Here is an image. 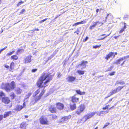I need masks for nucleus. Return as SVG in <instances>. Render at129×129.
Returning a JSON list of instances; mask_svg holds the SVG:
<instances>
[{
	"label": "nucleus",
	"mask_w": 129,
	"mask_h": 129,
	"mask_svg": "<svg viewBox=\"0 0 129 129\" xmlns=\"http://www.w3.org/2000/svg\"><path fill=\"white\" fill-rule=\"evenodd\" d=\"M52 77L48 74L43 72L37 81L36 85L39 88L34 92L33 95L35 97V103H37L41 98L46 91L45 88L48 85Z\"/></svg>",
	"instance_id": "1"
},
{
	"label": "nucleus",
	"mask_w": 129,
	"mask_h": 129,
	"mask_svg": "<svg viewBox=\"0 0 129 129\" xmlns=\"http://www.w3.org/2000/svg\"><path fill=\"white\" fill-rule=\"evenodd\" d=\"M10 84L9 83H2L1 86V88L3 89H5L7 92H8L11 91V89L13 90L15 89L16 87V84L15 82L12 81Z\"/></svg>",
	"instance_id": "2"
},
{
	"label": "nucleus",
	"mask_w": 129,
	"mask_h": 129,
	"mask_svg": "<svg viewBox=\"0 0 129 129\" xmlns=\"http://www.w3.org/2000/svg\"><path fill=\"white\" fill-rule=\"evenodd\" d=\"M39 121L40 124L42 125H48L49 124V121L43 116L40 118Z\"/></svg>",
	"instance_id": "3"
},
{
	"label": "nucleus",
	"mask_w": 129,
	"mask_h": 129,
	"mask_svg": "<svg viewBox=\"0 0 129 129\" xmlns=\"http://www.w3.org/2000/svg\"><path fill=\"white\" fill-rule=\"evenodd\" d=\"M85 108V106L83 104L79 105L78 107V109L76 111V113L77 115H79L82 112H83Z\"/></svg>",
	"instance_id": "4"
},
{
	"label": "nucleus",
	"mask_w": 129,
	"mask_h": 129,
	"mask_svg": "<svg viewBox=\"0 0 129 129\" xmlns=\"http://www.w3.org/2000/svg\"><path fill=\"white\" fill-rule=\"evenodd\" d=\"M71 101L73 103H79L80 98L79 97L77 96L76 94H75L70 97Z\"/></svg>",
	"instance_id": "5"
},
{
	"label": "nucleus",
	"mask_w": 129,
	"mask_h": 129,
	"mask_svg": "<svg viewBox=\"0 0 129 129\" xmlns=\"http://www.w3.org/2000/svg\"><path fill=\"white\" fill-rule=\"evenodd\" d=\"M96 112H92L91 113H90L88 114L87 115L84 116L83 118L85 119V120L84 121V122L86 121L88 119L91 118L96 114Z\"/></svg>",
	"instance_id": "6"
},
{
	"label": "nucleus",
	"mask_w": 129,
	"mask_h": 129,
	"mask_svg": "<svg viewBox=\"0 0 129 129\" xmlns=\"http://www.w3.org/2000/svg\"><path fill=\"white\" fill-rule=\"evenodd\" d=\"M5 67L8 70L9 69V71L11 72H13L15 67V63L13 61L10 64V67L6 64L4 65Z\"/></svg>",
	"instance_id": "7"
},
{
	"label": "nucleus",
	"mask_w": 129,
	"mask_h": 129,
	"mask_svg": "<svg viewBox=\"0 0 129 129\" xmlns=\"http://www.w3.org/2000/svg\"><path fill=\"white\" fill-rule=\"evenodd\" d=\"M55 105L57 109L61 111L64 109V106L63 104L59 102L56 103Z\"/></svg>",
	"instance_id": "8"
},
{
	"label": "nucleus",
	"mask_w": 129,
	"mask_h": 129,
	"mask_svg": "<svg viewBox=\"0 0 129 129\" xmlns=\"http://www.w3.org/2000/svg\"><path fill=\"white\" fill-rule=\"evenodd\" d=\"M48 110L49 111L52 113H56L57 112L56 107H55L54 105L50 106L49 107Z\"/></svg>",
	"instance_id": "9"
},
{
	"label": "nucleus",
	"mask_w": 129,
	"mask_h": 129,
	"mask_svg": "<svg viewBox=\"0 0 129 129\" xmlns=\"http://www.w3.org/2000/svg\"><path fill=\"white\" fill-rule=\"evenodd\" d=\"M71 115H69L67 116L63 117L61 118L60 122L61 123H64L65 122L70 119L71 118Z\"/></svg>",
	"instance_id": "10"
},
{
	"label": "nucleus",
	"mask_w": 129,
	"mask_h": 129,
	"mask_svg": "<svg viewBox=\"0 0 129 129\" xmlns=\"http://www.w3.org/2000/svg\"><path fill=\"white\" fill-rule=\"evenodd\" d=\"M2 102L5 104H9L11 101L7 97L5 96L2 97L1 98Z\"/></svg>",
	"instance_id": "11"
},
{
	"label": "nucleus",
	"mask_w": 129,
	"mask_h": 129,
	"mask_svg": "<svg viewBox=\"0 0 129 129\" xmlns=\"http://www.w3.org/2000/svg\"><path fill=\"white\" fill-rule=\"evenodd\" d=\"M112 57H113V58L115 57L114 52H110L108 54L106 55L105 58L106 60H108L110 58Z\"/></svg>",
	"instance_id": "12"
},
{
	"label": "nucleus",
	"mask_w": 129,
	"mask_h": 129,
	"mask_svg": "<svg viewBox=\"0 0 129 129\" xmlns=\"http://www.w3.org/2000/svg\"><path fill=\"white\" fill-rule=\"evenodd\" d=\"M68 82H73L75 80L76 78L75 77L69 76L67 78Z\"/></svg>",
	"instance_id": "13"
},
{
	"label": "nucleus",
	"mask_w": 129,
	"mask_h": 129,
	"mask_svg": "<svg viewBox=\"0 0 129 129\" xmlns=\"http://www.w3.org/2000/svg\"><path fill=\"white\" fill-rule=\"evenodd\" d=\"M27 125L25 122H23L20 124L19 128L21 129H26Z\"/></svg>",
	"instance_id": "14"
},
{
	"label": "nucleus",
	"mask_w": 129,
	"mask_h": 129,
	"mask_svg": "<svg viewBox=\"0 0 129 129\" xmlns=\"http://www.w3.org/2000/svg\"><path fill=\"white\" fill-rule=\"evenodd\" d=\"M32 56L29 55L26 56L24 59V63H29L31 61V57Z\"/></svg>",
	"instance_id": "15"
},
{
	"label": "nucleus",
	"mask_w": 129,
	"mask_h": 129,
	"mask_svg": "<svg viewBox=\"0 0 129 129\" xmlns=\"http://www.w3.org/2000/svg\"><path fill=\"white\" fill-rule=\"evenodd\" d=\"M69 106L71 110L72 111L74 110L77 108L76 105L74 103H70L69 104Z\"/></svg>",
	"instance_id": "16"
},
{
	"label": "nucleus",
	"mask_w": 129,
	"mask_h": 129,
	"mask_svg": "<svg viewBox=\"0 0 129 129\" xmlns=\"http://www.w3.org/2000/svg\"><path fill=\"white\" fill-rule=\"evenodd\" d=\"M49 116L51 117H49V120L50 121H52L53 120H56L57 118V116L55 114H51L49 115Z\"/></svg>",
	"instance_id": "17"
},
{
	"label": "nucleus",
	"mask_w": 129,
	"mask_h": 129,
	"mask_svg": "<svg viewBox=\"0 0 129 129\" xmlns=\"http://www.w3.org/2000/svg\"><path fill=\"white\" fill-rule=\"evenodd\" d=\"M100 23V22L98 21H97L95 22H93V25H91L89 27V28L91 30H92L98 24Z\"/></svg>",
	"instance_id": "18"
},
{
	"label": "nucleus",
	"mask_w": 129,
	"mask_h": 129,
	"mask_svg": "<svg viewBox=\"0 0 129 129\" xmlns=\"http://www.w3.org/2000/svg\"><path fill=\"white\" fill-rule=\"evenodd\" d=\"M12 112L11 111H9L5 112L3 115V118H5L9 116L10 115L12 114Z\"/></svg>",
	"instance_id": "19"
},
{
	"label": "nucleus",
	"mask_w": 129,
	"mask_h": 129,
	"mask_svg": "<svg viewBox=\"0 0 129 129\" xmlns=\"http://www.w3.org/2000/svg\"><path fill=\"white\" fill-rule=\"evenodd\" d=\"M86 22V21L85 20H83L81 21H80L78 22H76L74 23L73 25V26H76L78 24H83Z\"/></svg>",
	"instance_id": "20"
},
{
	"label": "nucleus",
	"mask_w": 129,
	"mask_h": 129,
	"mask_svg": "<svg viewBox=\"0 0 129 129\" xmlns=\"http://www.w3.org/2000/svg\"><path fill=\"white\" fill-rule=\"evenodd\" d=\"M23 107L21 105H18L16 106L15 110L16 111H20L23 108Z\"/></svg>",
	"instance_id": "21"
},
{
	"label": "nucleus",
	"mask_w": 129,
	"mask_h": 129,
	"mask_svg": "<svg viewBox=\"0 0 129 129\" xmlns=\"http://www.w3.org/2000/svg\"><path fill=\"white\" fill-rule=\"evenodd\" d=\"M10 97L11 100H13L16 97V95L13 92H12L9 95Z\"/></svg>",
	"instance_id": "22"
},
{
	"label": "nucleus",
	"mask_w": 129,
	"mask_h": 129,
	"mask_svg": "<svg viewBox=\"0 0 129 129\" xmlns=\"http://www.w3.org/2000/svg\"><path fill=\"white\" fill-rule=\"evenodd\" d=\"M75 91L77 94L80 95H84L85 94V92H81L80 89L76 90Z\"/></svg>",
	"instance_id": "23"
},
{
	"label": "nucleus",
	"mask_w": 129,
	"mask_h": 129,
	"mask_svg": "<svg viewBox=\"0 0 129 129\" xmlns=\"http://www.w3.org/2000/svg\"><path fill=\"white\" fill-rule=\"evenodd\" d=\"M15 91L17 94H19L21 93L22 90L20 88L18 87L15 90Z\"/></svg>",
	"instance_id": "24"
},
{
	"label": "nucleus",
	"mask_w": 129,
	"mask_h": 129,
	"mask_svg": "<svg viewBox=\"0 0 129 129\" xmlns=\"http://www.w3.org/2000/svg\"><path fill=\"white\" fill-rule=\"evenodd\" d=\"M123 60V59L122 58H120L116 60V62H114V63L116 64H119Z\"/></svg>",
	"instance_id": "25"
},
{
	"label": "nucleus",
	"mask_w": 129,
	"mask_h": 129,
	"mask_svg": "<svg viewBox=\"0 0 129 129\" xmlns=\"http://www.w3.org/2000/svg\"><path fill=\"white\" fill-rule=\"evenodd\" d=\"M11 58L13 60H16L18 59V57L16 55H14L11 56Z\"/></svg>",
	"instance_id": "26"
},
{
	"label": "nucleus",
	"mask_w": 129,
	"mask_h": 129,
	"mask_svg": "<svg viewBox=\"0 0 129 129\" xmlns=\"http://www.w3.org/2000/svg\"><path fill=\"white\" fill-rule=\"evenodd\" d=\"M88 63V62L87 61H82L81 63L79 64V65L81 66H85L84 67L85 68L86 67V65Z\"/></svg>",
	"instance_id": "27"
},
{
	"label": "nucleus",
	"mask_w": 129,
	"mask_h": 129,
	"mask_svg": "<svg viewBox=\"0 0 129 129\" xmlns=\"http://www.w3.org/2000/svg\"><path fill=\"white\" fill-rule=\"evenodd\" d=\"M124 26L119 31V33H122L123 31H124V30L125 29H126V25L125 23H124Z\"/></svg>",
	"instance_id": "28"
},
{
	"label": "nucleus",
	"mask_w": 129,
	"mask_h": 129,
	"mask_svg": "<svg viewBox=\"0 0 129 129\" xmlns=\"http://www.w3.org/2000/svg\"><path fill=\"white\" fill-rule=\"evenodd\" d=\"M117 91L116 89H114L113 90H112V91H111L110 92V95L109 96H108L106 98H108L110 96L114 94L115 93H116L117 92Z\"/></svg>",
	"instance_id": "29"
},
{
	"label": "nucleus",
	"mask_w": 129,
	"mask_h": 129,
	"mask_svg": "<svg viewBox=\"0 0 129 129\" xmlns=\"http://www.w3.org/2000/svg\"><path fill=\"white\" fill-rule=\"evenodd\" d=\"M77 72L79 75H82L84 74L85 72L84 71L78 70L77 71Z\"/></svg>",
	"instance_id": "30"
},
{
	"label": "nucleus",
	"mask_w": 129,
	"mask_h": 129,
	"mask_svg": "<svg viewBox=\"0 0 129 129\" xmlns=\"http://www.w3.org/2000/svg\"><path fill=\"white\" fill-rule=\"evenodd\" d=\"M123 86H119L116 88L117 92L120 91L123 88Z\"/></svg>",
	"instance_id": "31"
},
{
	"label": "nucleus",
	"mask_w": 129,
	"mask_h": 129,
	"mask_svg": "<svg viewBox=\"0 0 129 129\" xmlns=\"http://www.w3.org/2000/svg\"><path fill=\"white\" fill-rule=\"evenodd\" d=\"M81 28V27H80L79 28H77L76 30L74 32V33H76L77 35H78L80 32Z\"/></svg>",
	"instance_id": "32"
},
{
	"label": "nucleus",
	"mask_w": 129,
	"mask_h": 129,
	"mask_svg": "<svg viewBox=\"0 0 129 129\" xmlns=\"http://www.w3.org/2000/svg\"><path fill=\"white\" fill-rule=\"evenodd\" d=\"M110 105H106L105 107H103L102 109L103 110H105L106 109H109V107H110Z\"/></svg>",
	"instance_id": "33"
},
{
	"label": "nucleus",
	"mask_w": 129,
	"mask_h": 129,
	"mask_svg": "<svg viewBox=\"0 0 129 129\" xmlns=\"http://www.w3.org/2000/svg\"><path fill=\"white\" fill-rule=\"evenodd\" d=\"M15 52V50L14 49L11 52H10L7 54V55L8 56H9L11 55L12 54L14 53Z\"/></svg>",
	"instance_id": "34"
},
{
	"label": "nucleus",
	"mask_w": 129,
	"mask_h": 129,
	"mask_svg": "<svg viewBox=\"0 0 129 129\" xmlns=\"http://www.w3.org/2000/svg\"><path fill=\"white\" fill-rule=\"evenodd\" d=\"M24 50L22 49H18L17 51V53L23 52H24Z\"/></svg>",
	"instance_id": "35"
},
{
	"label": "nucleus",
	"mask_w": 129,
	"mask_h": 129,
	"mask_svg": "<svg viewBox=\"0 0 129 129\" xmlns=\"http://www.w3.org/2000/svg\"><path fill=\"white\" fill-rule=\"evenodd\" d=\"M5 95V94L3 91H0V97H2Z\"/></svg>",
	"instance_id": "36"
},
{
	"label": "nucleus",
	"mask_w": 129,
	"mask_h": 129,
	"mask_svg": "<svg viewBox=\"0 0 129 129\" xmlns=\"http://www.w3.org/2000/svg\"><path fill=\"white\" fill-rule=\"evenodd\" d=\"M24 3V2L21 1L19 2L17 4V6L18 7L20 5Z\"/></svg>",
	"instance_id": "37"
},
{
	"label": "nucleus",
	"mask_w": 129,
	"mask_h": 129,
	"mask_svg": "<svg viewBox=\"0 0 129 129\" xmlns=\"http://www.w3.org/2000/svg\"><path fill=\"white\" fill-rule=\"evenodd\" d=\"M101 45H96L93 46V48H99L101 46Z\"/></svg>",
	"instance_id": "38"
},
{
	"label": "nucleus",
	"mask_w": 129,
	"mask_h": 129,
	"mask_svg": "<svg viewBox=\"0 0 129 129\" xmlns=\"http://www.w3.org/2000/svg\"><path fill=\"white\" fill-rule=\"evenodd\" d=\"M7 46H6L4 48L1 49L0 50V54H1V53L3 51V50L6 49H7Z\"/></svg>",
	"instance_id": "39"
},
{
	"label": "nucleus",
	"mask_w": 129,
	"mask_h": 129,
	"mask_svg": "<svg viewBox=\"0 0 129 129\" xmlns=\"http://www.w3.org/2000/svg\"><path fill=\"white\" fill-rule=\"evenodd\" d=\"M25 9H22L21 11L20 12L19 14H23L25 12Z\"/></svg>",
	"instance_id": "40"
},
{
	"label": "nucleus",
	"mask_w": 129,
	"mask_h": 129,
	"mask_svg": "<svg viewBox=\"0 0 129 129\" xmlns=\"http://www.w3.org/2000/svg\"><path fill=\"white\" fill-rule=\"evenodd\" d=\"M115 72V71H113L109 74V75L110 76L113 75H114Z\"/></svg>",
	"instance_id": "41"
},
{
	"label": "nucleus",
	"mask_w": 129,
	"mask_h": 129,
	"mask_svg": "<svg viewBox=\"0 0 129 129\" xmlns=\"http://www.w3.org/2000/svg\"><path fill=\"white\" fill-rule=\"evenodd\" d=\"M110 123H107L106 124H105L103 127V128H105L108 125H109Z\"/></svg>",
	"instance_id": "42"
},
{
	"label": "nucleus",
	"mask_w": 129,
	"mask_h": 129,
	"mask_svg": "<svg viewBox=\"0 0 129 129\" xmlns=\"http://www.w3.org/2000/svg\"><path fill=\"white\" fill-rule=\"evenodd\" d=\"M31 94L32 93H28V94L26 95V98H28Z\"/></svg>",
	"instance_id": "43"
},
{
	"label": "nucleus",
	"mask_w": 129,
	"mask_h": 129,
	"mask_svg": "<svg viewBox=\"0 0 129 129\" xmlns=\"http://www.w3.org/2000/svg\"><path fill=\"white\" fill-rule=\"evenodd\" d=\"M113 68V66H111L107 70V71H111V70H112V68Z\"/></svg>",
	"instance_id": "44"
},
{
	"label": "nucleus",
	"mask_w": 129,
	"mask_h": 129,
	"mask_svg": "<svg viewBox=\"0 0 129 129\" xmlns=\"http://www.w3.org/2000/svg\"><path fill=\"white\" fill-rule=\"evenodd\" d=\"M48 19V18H46L43 20H41L39 22L40 23H42L44 21L46 20H47Z\"/></svg>",
	"instance_id": "45"
},
{
	"label": "nucleus",
	"mask_w": 129,
	"mask_h": 129,
	"mask_svg": "<svg viewBox=\"0 0 129 129\" xmlns=\"http://www.w3.org/2000/svg\"><path fill=\"white\" fill-rule=\"evenodd\" d=\"M123 60L125 59L128 58H129V55H127L126 56H124L123 57H122Z\"/></svg>",
	"instance_id": "46"
},
{
	"label": "nucleus",
	"mask_w": 129,
	"mask_h": 129,
	"mask_svg": "<svg viewBox=\"0 0 129 129\" xmlns=\"http://www.w3.org/2000/svg\"><path fill=\"white\" fill-rule=\"evenodd\" d=\"M37 70V69H34L31 70V72H36Z\"/></svg>",
	"instance_id": "47"
},
{
	"label": "nucleus",
	"mask_w": 129,
	"mask_h": 129,
	"mask_svg": "<svg viewBox=\"0 0 129 129\" xmlns=\"http://www.w3.org/2000/svg\"><path fill=\"white\" fill-rule=\"evenodd\" d=\"M88 39V37H86L85 39H84L83 40V42H85V41H87Z\"/></svg>",
	"instance_id": "48"
},
{
	"label": "nucleus",
	"mask_w": 129,
	"mask_h": 129,
	"mask_svg": "<svg viewBox=\"0 0 129 129\" xmlns=\"http://www.w3.org/2000/svg\"><path fill=\"white\" fill-rule=\"evenodd\" d=\"M124 82L123 81H122V82H119L118 83V84H124Z\"/></svg>",
	"instance_id": "49"
},
{
	"label": "nucleus",
	"mask_w": 129,
	"mask_h": 129,
	"mask_svg": "<svg viewBox=\"0 0 129 129\" xmlns=\"http://www.w3.org/2000/svg\"><path fill=\"white\" fill-rule=\"evenodd\" d=\"M109 34L107 36H106L105 37L103 38H101V39H99L98 40H103L105 38L109 36Z\"/></svg>",
	"instance_id": "50"
},
{
	"label": "nucleus",
	"mask_w": 129,
	"mask_h": 129,
	"mask_svg": "<svg viewBox=\"0 0 129 129\" xmlns=\"http://www.w3.org/2000/svg\"><path fill=\"white\" fill-rule=\"evenodd\" d=\"M125 60H124L123 61V62L120 64V66H122L123 64H124L125 63Z\"/></svg>",
	"instance_id": "51"
},
{
	"label": "nucleus",
	"mask_w": 129,
	"mask_h": 129,
	"mask_svg": "<svg viewBox=\"0 0 129 129\" xmlns=\"http://www.w3.org/2000/svg\"><path fill=\"white\" fill-rule=\"evenodd\" d=\"M23 108H25L26 105L25 103V102H24L23 104Z\"/></svg>",
	"instance_id": "52"
},
{
	"label": "nucleus",
	"mask_w": 129,
	"mask_h": 129,
	"mask_svg": "<svg viewBox=\"0 0 129 129\" xmlns=\"http://www.w3.org/2000/svg\"><path fill=\"white\" fill-rule=\"evenodd\" d=\"M39 29L38 28H35L34 29L32 30V31H33V32H34V31L35 30H36L37 31H39Z\"/></svg>",
	"instance_id": "53"
},
{
	"label": "nucleus",
	"mask_w": 129,
	"mask_h": 129,
	"mask_svg": "<svg viewBox=\"0 0 129 129\" xmlns=\"http://www.w3.org/2000/svg\"><path fill=\"white\" fill-rule=\"evenodd\" d=\"M113 98H112L111 99H110L109 100V101H108V103H109L111 101H112V99H113Z\"/></svg>",
	"instance_id": "54"
},
{
	"label": "nucleus",
	"mask_w": 129,
	"mask_h": 129,
	"mask_svg": "<svg viewBox=\"0 0 129 129\" xmlns=\"http://www.w3.org/2000/svg\"><path fill=\"white\" fill-rule=\"evenodd\" d=\"M100 11V9H97L96 10V13H98Z\"/></svg>",
	"instance_id": "55"
},
{
	"label": "nucleus",
	"mask_w": 129,
	"mask_h": 129,
	"mask_svg": "<svg viewBox=\"0 0 129 129\" xmlns=\"http://www.w3.org/2000/svg\"><path fill=\"white\" fill-rule=\"evenodd\" d=\"M119 36H115L114 37V38L115 39H117V38Z\"/></svg>",
	"instance_id": "56"
},
{
	"label": "nucleus",
	"mask_w": 129,
	"mask_h": 129,
	"mask_svg": "<svg viewBox=\"0 0 129 129\" xmlns=\"http://www.w3.org/2000/svg\"><path fill=\"white\" fill-rule=\"evenodd\" d=\"M114 108V106H113L112 107H111L110 108H109V110H110V109H112Z\"/></svg>",
	"instance_id": "57"
},
{
	"label": "nucleus",
	"mask_w": 129,
	"mask_h": 129,
	"mask_svg": "<svg viewBox=\"0 0 129 129\" xmlns=\"http://www.w3.org/2000/svg\"><path fill=\"white\" fill-rule=\"evenodd\" d=\"M109 15V14H107V16H106V19H107V18H108V15Z\"/></svg>",
	"instance_id": "58"
},
{
	"label": "nucleus",
	"mask_w": 129,
	"mask_h": 129,
	"mask_svg": "<svg viewBox=\"0 0 129 129\" xmlns=\"http://www.w3.org/2000/svg\"><path fill=\"white\" fill-rule=\"evenodd\" d=\"M117 52H115L114 53V54L115 55H115H117Z\"/></svg>",
	"instance_id": "59"
},
{
	"label": "nucleus",
	"mask_w": 129,
	"mask_h": 129,
	"mask_svg": "<svg viewBox=\"0 0 129 129\" xmlns=\"http://www.w3.org/2000/svg\"><path fill=\"white\" fill-rule=\"evenodd\" d=\"M24 116L25 118H27L28 117V116L27 115H25Z\"/></svg>",
	"instance_id": "60"
},
{
	"label": "nucleus",
	"mask_w": 129,
	"mask_h": 129,
	"mask_svg": "<svg viewBox=\"0 0 129 129\" xmlns=\"http://www.w3.org/2000/svg\"><path fill=\"white\" fill-rule=\"evenodd\" d=\"M12 106V103H11L10 106L9 107V108H10Z\"/></svg>",
	"instance_id": "61"
},
{
	"label": "nucleus",
	"mask_w": 129,
	"mask_h": 129,
	"mask_svg": "<svg viewBox=\"0 0 129 129\" xmlns=\"http://www.w3.org/2000/svg\"><path fill=\"white\" fill-rule=\"evenodd\" d=\"M109 112V111H105L104 112L105 113H107Z\"/></svg>",
	"instance_id": "62"
},
{
	"label": "nucleus",
	"mask_w": 129,
	"mask_h": 129,
	"mask_svg": "<svg viewBox=\"0 0 129 129\" xmlns=\"http://www.w3.org/2000/svg\"><path fill=\"white\" fill-rule=\"evenodd\" d=\"M98 127L97 126L94 129H98Z\"/></svg>",
	"instance_id": "63"
},
{
	"label": "nucleus",
	"mask_w": 129,
	"mask_h": 129,
	"mask_svg": "<svg viewBox=\"0 0 129 129\" xmlns=\"http://www.w3.org/2000/svg\"><path fill=\"white\" fill-rule=\"evenodd\" d=\"M3 29H2V31L1 32V33H2L3 32Z\"/></svg>",
	"instance_id": "64"
}]
</instances>
